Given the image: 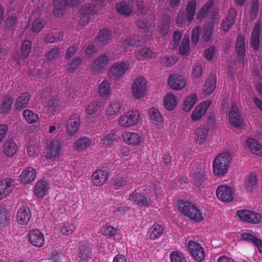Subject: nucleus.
<instances>
[{
    "instance_id": "obj_1",
    "label": "nucleus",
    "mask_w": 262,
    "mask_h": 262,
    "mask_svg": "<svg viewBox=\"0 0 262 262\" xmlns=\"http://www.w3.org/2000/svg\"><path fill=\"white\" fill-rule=\"evenodd\" d=\"M178 210L189 220L195 223H200L204 220L202 212L196 205L190 202L180 201Z\"/></svg>"
},
{
    "instance_id": "obj_2",
    "label": "nucleus",
    "mask_w": 262,
    "mask_h": 262,
    "mask_svg": "<svg viewBox=\"0 0 262 262\" xmlns=\"http://www.w3.org/2000/svg\"><path fill=\"white\" fill-rule=\"evenodd\" d=\"M232 159L231 154L223 152L216 156L213 161V172L217 177H223L227 173L230 163Z\"/></svg>"
},
{
    "instance_id": "obj_3",
    "label": "nucleus",
    "mask_w": 262,
    "mask_h": 262,
    "mask_svg": "<svg viewBox=\"0 0 262 262\" xmlns=\"http://www.w3.org/2000/svg\"><path fill=\"white\" fill-rule=\"evenodd\" d=\"M192 180L195 189L201 193L205 192L208 187L209 182L205 174L204 171L201 169L196 168L193 169Z\"/></svg>"
},
{
    "instance_id": "obj_4",
    "label": "nucleus",
    "mask_w": 262,
    "mask_h": 262,
    "mask_svg": "<svg viewBox=\"0 0 262 262\" xmlns=\"http://www.w3.org/2000/svg\"><path fill=\"white\" fill-rule=\"evenodd\" d=\"M147 91V82L144 77L140 76L136 78L132 85L133 96L139 99L143 98Z\"/></svg>"
},
{
    "instance_id": "obj_5",
    "label": "nucleus",
    "mask_w": 262,
    "mask_h": 262,
    "mask_svg": "<svg viewBox=\"0 0 262 262\" xmlns=\"http://www.w3.org/2000/svg\"><path fill=\"white\" fill-rule=\"evenodd\" d=\"M62 148V144L57 139H51L47 145L45 151V157L51 161H55L59 157Z\"/></svg>"
},
{
    "instance_id": "obj_6",
    "label": "nucleus",
    "mask_w": 262,
    "mask_h": 262,
    "mask_svg": "<svg viewBox=\"0 0 262 262\" xmlns=\"http://www.w3.org/2000/svg\"><path fill=\"white\" fill-rule=\"evenodd\" d=\"M234 192L230 187L225 185H220L216 189L217 198L221 201L230 202L233 200V195Z\"/></svg>"
},
{
    "instance_id": "obj_7",
    "label": "nucleus",
    "mask_w": 262,
    "mask_h": 262,
    "mask_svg": "<svg viewBox=\"0 0 262 262\" xmlns=\"http://www.w3.org/2000/svg\"><path fill=\"white\" fill-rule=\"evenodd\" d=\"M129 199L141 207H146L151 203V200L146 193H141L135 190L129 194Z\"/></svg>"
},
{
    "instance_id": "obj_8",
    "label": "nucleus",
    "mask_w": 262,
    "mask_h": 262,
    "mask_svg": "<svg viewBox=\"0 0 262 262\" xmlns=\"http://www.w3.org/2000/svg\"><path fill=\"white\" fill-rule=\"evenodd\" d=\"M139 119V115L137 112L129 111L125 115L121 117L119 123L121 126L129 127L137 124Z\"/></svg>"
},
{
    "instance_id": "obj_9",
    "label": "nucleus",
    "mask_w": 262,
    "mask_h": 262,
    "mask_svg": "<svg viewBox=\"0 0 262 262\" xmlns=\"http://www.w3.org/2000/svg\"><path fill=\"white\" fill-rule=\"evenodd\" d=\"M188 246L191 254L196 260L201 262L204 260L205 252L200 244L191 241L189 242Z\"/></svg>"
},
{
    "instance_id": "obj_10",
    "label": "nucleus",
    "mask_w": 262,
    "mask_h": 262,
    "mask_svg": "<svg viewBox=\"0 0 262 262\" xmlns=\"http://www.w3.org/2000/svg\"><path fill=\"white\" fill-rule=\"evenodd\" d=\"M29 242L34 246L41 247L45 242V237L42 233L38 229L30 231L28 234Z\"/></svg>"
},
{
    "instance_id": "obj_11",
    "label": "nucleus",
    "mask_w": 262,
    "mask_h": 262,
    "mask_svg": "<svg viewBox=\"0 0 262 262\" xmlns=\"http://www.w3.org/2000/svg\"><path fill=\"white\" fill-rule=\"evenodd\" d=\"M167 83L171 88L176 90H181L186 85V82L183 76L177 74L170 75Z\"/></svg>"
},
{
    "instance_id": "obj_12",
    "label": "nucleus",
    "mask_w": 262,
    "mask_h": 262,
    "mask_svg": "<svg viewBox=\"0 0 262 262\" xmlns=\"http://www.w3.org/2000/svg\"><path fill=\"white\" fill-rule=\"evenodd\" d=\"M128 63L126 62H118L114 63L110 71L111 76L115 78L122 77L128 69Z\"/></svg>"
},
{
    "instance_id": "obj_13",
    "label": "nucleus",
    "mask_w": 262,
    "mask_h": 262,
    "mask_svg": "<svg viewBox=\"0 0 262 262\" xmlns=\"http://www.w3.org/2000/svg\"><path fill=\"white\" fill-rule=\"evenodd\" d=\"M108 172L107 169L101 168L95 171L92 176L94 185L96 186H102L108 178Z\"/></svg>"
},
{
    "instance_id": "obj_14",
    "label": "nucleus",
    "mask_w": 262,
    "mask_h": 262,
    "mask_svg": "<svg viewBox=\"0 0 262 262\" xmlns=\"http://www.w3.org/2000/svg\"><path fill=\"white\" fill-rule=\"evenodd\" d=\"M79 117L78 114H75L70 117L66 127L69 135H74L77 132L80 125Z\"/></svg>"
},
{
    "instance_id": "obj_15",
    "label": "nucleus",
    "mask_w": 262,
    "mask_h": 262,
    "mask_svg": "<svg viewBox=\"0 0 262 262\" xmlns=\"http://www.w3.org/2000/svg\"><path fill=\"white\" fill-rule=\"evenodd\" d=\"M11 178H6L0 181V200L9 195L14 189Z\"/></svg>"
},
{
    "instance_id": "obj_16",
    "label": "nucleus",
    "mask_w": 262,
    "mask_h": 262,
    "mask_svg": "<svg viewBox=\"0 0 262 262\" xmlns=\"http://www.w3.org/2000/svg\"><path fill=\"white\" fill-rule=\"evenodd\" d=\"M31 217V211L27 206H23L17 211L16 220L21 225H26L29 222Z\"/></svg>"
},
{
    "instance_id": "obj_17",
    "label": "nucleus",
    "mask_w": 262,
    "mask_h": 262,
    "mask_svg": "<svg viewBox=\"0 0 262 262\" xmlns=\"http://www.w3.org/2000/svg\"><path fill=\"white\" fill-rule=\"evenodd\" d=\"M36 177V170L31 167L25 168L19 176L21 183L29 184L34 181Z\"/></svg>"
},
{
    "instance_id": "obj_18",
    "label": "nucleus",
    "mask_w": 262,
    "mask_h": 262,
    "mask_svg": "<svg viewBox=\"0 0 262 262\" xmlns=\"http://www.w3.org/2000/svg\"><path fill=\"white\" fill-rule=\"evenodd\" d=\"M229 119L230 123L236 127L242 126L243 121L239 114L238 108L235 105H232L229 114Z\"/></svg>"
},
{
    "instance_id": "obj_19",
    "label": "nucleus",
    "mask_w": 262,
    "mask_h": 262,
    "mask_svg": "<svg viewBox=\"0 0 262 262\" xmlns=\"http://www.w3.org/2000/svg\"><path fill=\"white\" fill-rule=\"evenodd\" d=\"M111 56L108 53H104L95 59L93 64L92 69L93 71L99 72L106 66L110 60Z\"/></svg>"
},
{
    "instance_id": "obj_20",
    "label": "nucleus",
    "mask_w": 262,
    "mask_h": 262,
    "mask_svg": "<svg viewBox=\"0 0 262 262\" xmlns=\"http://www.w3.org/2000/svg\"><path fill=\"white\" fill-rule=\"evenodd\" d=\"M133 4L134 0H124L116 4L117 11L121 14L128 16L132 12Z\"/></svg>"
},
{
    "instance_id": "obj_21",
    "label": "nucleus",
    "mask_w": 262,
    "mask_h": 262,
    "mask_svg": "<svg viewBox=\"0 0 262 262\" xmlns=\"http://www.w3.org/2000/svg\"><path fill=\"white\" fill-rule=\"evenodd\" d=\"M235 49L238 59L244 61L245 56V45L244 39L241 34L238 35L237 37Z\"/></svg>"
},
{
    "instance_id": "obj_22",
    "label": "nucleus",
    "mask_w": 262,
    "mask_h": 262,
    "mask_svg": "<svg viewBox=\"0 0 262 262\" xmlns=\"http://www.w3.org/2000/svg\"><path fill=\"white\" fill-rule=\"evenodd\" d=\"M31 96L29 92H25L21 93L19 97L17 98L14 103V107L16 110L20 111L22 109L27 107Z\"/></svg>"
},
{
    "instance_id": "obj_23",
    "label": "nucleus",
    "mask_w": 262,
    "mask_h": 262,
    "mask_svg": "<svg viewBox=\"0 0 262 262\" xmlns=\"http://www.w3.org/2000/svg\"><path fill=\"white\" fill-rule=\"evenodd\" d=\"M260 28V24L259 23H256L250 38V45L256 51L258 50L259 47Z\"/></svg>"
},
{
    "instance_id": "obj_24",
    "label": "nucleus",
    "mask_w": 262,
    "mask_h": 262,
    "mask_svg": "<svg viewBox=\"0 0 262 262\" xmlns=\"http://www.w3.org/2000/svg\"><path fill=\"white\" fill-rule=\"evenodd\" d=\"M163 232L162 225L155 223L149 229L147 237L150 240H155L160 237Z\"/></svg>"
},
{
    "instance_id": "obj_25",
    "label": "nucleus",
    "mask_w": 262,
    "mask_h": 262,
    "mask_svg": "<svg viewBox=\"0 0 262 262\" xmlns=\"http://www.w3.org/2000/svg\"><path fill=\"white\" fill-rule=\"evenodd\" d=\"M257 183V176L254 172H251L246 178L245 188L247 192H252L256 187Z\"/></svg>"
},
{
    "instance_id": "obj_26",
    "label": "nucleus",
    "mask_w": 262,
    "mask_h": 262,
    "mask_svg": "<svg viewBox=\"0 0 262 262\" xmlns=\"http://www.w3.org/2000/svg\"><path fill=\"white\" fill-rule=\"evenodd\" d=\"M48 189V185L46 181L39 180L34 188V195L38 198H43L46 194Z\"/></svg>"
},
{
    "instance_id": "obj_27",
    "label": "nucleus",
    "mask_w": 262,
    "mask_h": 262,
    "mask_svg": "<svg viewBox=\"0 0 262 262\" xmlns=\"http://www.w3.org/2000/svg\"><path fill=\"white\" fill-rule=\"evenodd\" d=\"M247 147L252 153L258 156L262 155V146L258 141L252 138H248L246 141Z\"/></svg>"
},
{
    "instance_id": "obj_28",
    "label": "nucleus",
    "mask_w": 262,
    "mask_h": 262,
    "mask_svg": "<svg viewBox=\"0 0 262 262\" xmlns=\"http://www.w3.org/2000/svg\"><path fill=\"white\" fill-rule=\"evenodd\" d=\"M122 137L124 141L128 144L138 145L142 142L140 136L135 133H126Z\"/></svg>"
},
{
    "instance_id": "obj_29",
    "label": "nucleus",
    "mask_w": 262,
    "mask_h": 262,
    "mask_svg": "<svg viewBox=\"0 0 262 262\" xmlns=\"http://www.w3.org/2000/svg\"><path fill=\"white\" fill-rule=\"evenodd\" d=\"M17 145L12 139L7 140L4 146V152L8 157H12L16 152Z\"/></svg>"
},
{
    "instance_id": "obj_30",
    "label": "nucleus",
    "mask_w": 262,
    "mask_h": 262,
    "mask_svg": "<svg viewBox=\"0 0 262 262\" xmlns=\"http://www.w3.org/2000/svg\"><path fill=\"white\" fill-rule=\"evenodd\" d=\"M91 249L90 246L86 243L80 244L78 255L80 261H83L90 258Z\"/></svg>"
},
{
    "instance_id": "obj_31",
    "label": "nucleus",
    "mask_w": 262,
    "mask_h": 262,
    "mask_svg": "<svg viewBox=\"0 0 262 262\" xmlns=\"http://www.w3.org/2000/svg\"><path fill=\"white\" fill-rule=\"evenodd\" d=\"M209 129V127L204 125L203 127L198 128L195 130L194 134L196 136L195 139L196 143L200 145L206 141Z\"/></svg>"
},
{
    "instance_id": "obj_32",
    "label": "nucleus",
    "mask_w": 262,
    "mask_h": 262,
    "mask_svg": "<svg viewBox=\"0 0 262 262\" xmlns=\"http://www.w3.org/2000/svg\"><path fill=\"white\" fill-rule=\"evenodd\" d=\"M112 37V32L108 29H101L97 35V39L102 45L109 43Z\"/></svg>"
},
{
    "instance_id": "obj_33",
    "label": "nucleus",
    "mask_w": 262,
    "mask_h": 262,
    "mask_svg": "<svg viewBox=\"0 0 262 262\" xmlns=\"http://www.w3.org/2000/svg\"><path fill=\"white\" fill-rule=\"evenodd\" d=\"M216 86V78L214 76H211L206 79L205 85L202 89L203 93L209 95L215 90Z\"/></svg>"
},
{
    "instance_id": "obj_34",
    "label": "nucleus",
    "mask_w": 262,
    "mask_h": 262,
    "mask_svg": "<svg viewBox=\"0 0 262 262\" xmlns=\"http://www.w3.org/2000/svg\"><path fill=\"white\" fill-rule=\"evenodd\" d=\"M55 8L53 14L56 17L62 16L66 11V2L65 0H56L54 2Z\"/></svg>"
},
{
    "instance_id": "obj_35",
    "label": "nucleus",
    "mask_w": 262,
    "mask_h": 262,
    "mask_svg": "<svg viewBox=\"0 0 262 262\" xmlns=\"http://www.w3.org/2000/svg\"><path fill=\"white\" fill-rule=\"evenodd\" d=\"M13 102L14 98L11 95H6L4 97L1 105V110L4 114L10 113Z\"/></svg>"
},
{
    "instance_id": "obj_36",
    "label": "nucleus",
    "mask_w": 262,
    "mask_h": 262,
    "mask_svg": "<svg viewBox=\"0 0 262 262\" xmlns=\"http://www.w3.org/2000/svg\"><path fill=\"white\" fill-rule=\"evenodd\" d=\"M196 2L195 0H191L186 6V13L185 15L186 18H187L188 21L191 22L193 19L196 13Z\"/></svg>"
},
{
    "instance_id": "obj_37",
    "label": "nucleus",
    "mask_w": 262,
    "mask_h": 262,
    "mask_svg": "<svg viewBox=\"0 0 262 262\" xmlns=\"http://www.w3.org/2000/svg\"><path fill=\"white\" fill-rule=\"evenodd\" d=\"M214 4L213 0H209L203 5L201 9L198 12L197 18L202 19L207 16V14L212 8Z\"/></svg>"
},
{
    "instance_id": "obj_38",
    "label": "nucleus",
    "mask_w": 262,
    "mask_h": 262,
    "mask_svg": "<svg viewBox=\"0 0 262 262\" xmlns=\"http://www.w3.org/2000/svg\"><path fill=\"white\" fill-rule=\"evenodd\" d=\"M177 104V98L172 94H167L163 99L164 107L169 111L172 110Z\"/></svg>"
},
{
    "instance_id": "obj_39",
    "label": "nucleus",
    "mask_w": 262,
    "mask_h": 262,
    "mask_svg": "<svg viewBox=\"0 0 262 262\" xmlns=\"http://www.w3.org/2000/svg\"><path fill=\"white\" fill-rule=\"evenodd\" d=\"M92 144V141L86 137H82L77 140L74 144L75 149L78 151L86 149Z\"/></svg>"
},
{
    "instance_id": "obj_40",
    "label": "nucleus",
    "mask_w": 262,
    "mask_h": 262,
    "mask_svg": "<svg viewBox=\"0 0 262 262\" xmlns=\"http://www.w3.org/2000/svg\"><path fill=\"white\" fill-rule=\"evenodd\" d=\"M196 100V96L192 94L185 98L183 104L182 109L185 112H189L193 106Z\"/></svg>"
},
{
    "instance_id": "obj_41",
    "label": "nucleus",
    "mask_w": 262,
    "mask_h": 262,
    "mask_svg": "<svg viewBox=\"0 0 262 262\" xmlns=\"http://www.w3.org/2000/svg\"><path fill=\"white\" fill-rule=\"evenodd\" d=\"M121 108V103L116 100L113 102L106 108V113L108 115L112 116L119 113Z\"/></svg>"
},
{
    "instance_id": "obj_42",
    "label": "nucleus",
    "mask_w": 262,
    "mask_h": 262,
    "mask_svg": "<svg viewBox=\"0 0 262 262\" xmlns=\"http://www.w3.org/2000/svg\"><path fill=\"white\" fill-rule=\"evenodd\" d=\"M141 37L139 36L134 35L129 38L125 39L123 41L124 46H133V47H139L142 45V42L140 41Z\"/></svg>"
},
{
    "instance_id": "obj_43",
    "label": "nucleus",
    "mask_w": 262,
    "mask_h": 262,
    "mask_svg": "<svg viewBox=\"0 0 262 262\" xmlns=\"http://www.w3.org/2000/svg\"><path fill=\"white\" fill-rule=\"evenodd\" d=\"M62 39L61 32L50 33L44 37V41L47 43L58 42Z\"/></svg>"
},
{
    "instance_id": "obj_44",
    "label": "nucleus",
    "mask_w": 262,
    "mask_h": 262,
    "mask_svg": "<svg viewBox=\"0 0 262 262\" xmlns=\"http://www.w3.org/2000/svg\"><path fill=\"white\" fill-rule=\"evenodd\" d=\"M23 115L29 124L35 123L38 120V115L29 110H25Z\"/></svg>"
},
{
    "instance_id": "obj_45",
    "label": "nucleus",
    "mask_w": 262,
    "mask_h": 262,
    "mask_svg": "<svg viewBox=\"0 0 262 262\" xmlns=\"http://www.w3.org/2000/svg\"><path fill=\"white\" fill-rule=\"evenodd\" d=\"M177 61V58L173 56H165L160 58L159 63L164 67H171Z\"/></svg>"
},
{
    "instance_id": "obj_46",
    "label": "nucleus",
    "mask_w": 262,
    "mask_h": 262,
    "mask_svg": "<svg viewBox=\"0 0 262 262\" xmlns=\"http://www.w3.org/2000/svg\"><path fill=\"white\" fill-rule=\"evenodd\" d=\"M97 12V8L94 4H86L84 5L80 9V13L90 16L94 13Z\"/></svg>"
},
{
    "instance_id": "obj_47",
    "label": "nucleus",
    "mask_w": 262,
    "mask_h": 262,
    "mask_svg": "<svg viewBox=\"0 0 262 262\" xmlns=\"http://www.w3.org/2000/svg\"><path fill=\"white\" fill-rule=\"evenodd\" d=\"M98 91L101 96L106 97L110 95V83L106 80H103L98 87Z\"/></svg>"
},
{
    "instance_id": "obj_48",
    "label": "nucleus",
    "mask_w": 262,
    "mask_h": 262,
    "mask_svg": "<svg viewBox=\"0 0 262 262\" xmlns=\"http://www.w3.org/2000/svg\"><path fill=\"white\" fill-rule=\"evenodd\" d=\"M213 30V27L212 24L209 23L205 25L202 36V38L205 42H207L210 40Z\"/></svg>"
},
{
    "instance_id": "obj_49",
    "label": "nucleus",
    "mask_w": 262,
    "mask_h": 262,
    "mask_svg": "<svg viewBox=\"0 0 262 262\" xmlns=\"http://www.w3.org/2000/svg\"><path fill=\"white\" fill-rule=\"evenodd\" d=\"M189 37L185 36L182 42L181 46L179 47V53L182 55H186L189 51Z\"/></svg>"
},
{
    "instance_id": "obj_50",
    "label": "nucleus",
    "mask_w": 262,
    "mask_h": 262,
    "mask_svg": "<svg viewBox=\"0 0 262 262\" xmlns=\"http://www.w3.org/2000/svg\"><path fill=\"white\" fill-rule=\"evenodd\" d=\"M31 49V42L29 40H25L21 47V55L24 58H27L30 54Z\"/></svg>"
},
{
    "instance_id": "obj_51",
    "label": "nucleus",
    "mask_w": 262,
    "mask_h": 262,
    "mask_svg": "<svg viewBox=\"0 0 262 262\" xmlns=\"http://www.w3.org/2000/svg\"><path fill=\"white\" fill-rule=\"evenodd\" d=\"M251 211L250 210H240L237 211V215L238 216L241 220L244 222L247 223L254 222H255L254 220L253 221V220H250L251 219L250 217V214L251 213Z\"/></svg>"
},
{
    "instance_id": "obj_52",
    "label": "nucleus",
    "mask_w": 262,
    "mask_h": 262,
    "mask_svg": "<svg viewBox=\"0 0 262 262\" xmlns=\"http://www.w3.org/2000/svg\"><path fill=\"white\" fill-rule=\"evenodd\" d=\"M76 227L72 223L69 222L64 223L60 228L61 233L66 235L71 234L75 230Z\"/></svg>"
},
{
    "instance_id": "obj_53",
    "label": "nucleus",
    "mask_w": 262,
    "mask_h": 262,
    "mask_svg": "<svg viewBox=\"0 0 262 262\" xmlns=\"http://www.w3.org/2000/svg\"><path fill=\"white\" fill-rule=\"evenodd\" d=\"M150 119L157 122H161L163 118L159 111L155 108H151L149 110Z\"/></svg>"
},
{
    "instance_id": "obj_54",
    "label": "nucleus",
    "mask_w": 262,
    "mask_h": 262,
    "mask_svg": "<svg viewBox=\"0 0 262 262\" xmlns=\"http://www.w3.org/2000/svg\"><path fill=\"white\" fill-rule=\"evenodd\" d=\"M45 22L43 19L41 18H38L35 20L32 26V31L34 32L38 33L43 28Z\"/></svg>"
},
{
    "instance_id": "obj_55",
    "label": "nucleus",
    "mask_w": 262,
    "mask_h": 262,
    "mask_svg": "<svg viewBox=\"0 0 262 262\" xmlns=\"http://www.w3.org/2000/svg\"><path fill=\"white\" fill-rule=\"evenodd\" d=\"M60 53L59 49L57 48H52L49 52L47 53L46 55L45 58L48 61H50L56 59L58 58Z\"/></svg>"
},
{
    "instance_id": "obj_56",
    "label": "nucleus",
    "mask_w": 262,
    "mask_h": 262,
    "mask_svg": "<svg viewBox=\"0 0 262 262\" xmlns=\"http://www.w3.org/2000/svg\"><path fill=\"white\" fill-rule=\"evenodd\" d=\"M10 218V213L8 210L0 206V225H4Z\"/></svg>"
},
{
    "instance_id": "obj_57",
    "label": "nucleus",
    "mask_w": 262,
    "mask_h": 262,
    "mask_svg": "<svg viewBox=\"0 0 262 262\" xmlns=\"http://www.w3.org/2000/svg\"><path fill=\"white\" fill-rule=\"evenodd\" d=\"M99 106V102L98 101L94 100L88 105L86 108V112L90 115H93L96 112Z\"/></svg>"
},
{
    "instance_id": "obj_58",
    "label": "nucleus",
    "mask_w": 262,
    "mask_h": 262,
    "mask_svg": "<svg viewBox=\"0 0 262 262\" xmlns=\"http://www.w3.org/2000/svg\"><path fill=\"white\" fill-rule=\"evenodd\" d=\"M171 262H186V259L182 253L177 251L171 253Z\"/></svg>"
},
{
    "instance_id": "obj_59",
    "label": "nucleus",
    "mask_w": 262,
    "mask_h": 262,
    "mask_svg": "<svg viewBox=\"0 0 262 262\" xmlns=\"http://www.w3.org/2000/svg\"><path fill=\"white\" fill-rule=\"evenodd\" d=\"M18 24V19L16 16L13 15L8 17L5 21V28L10 29Z\"/></svg>"
},
{
    "instance_id": "obj_60",
    "label": "nucleus",
    "mask_w": 262,
    "mask_h": 262,
    "mask_svg": "<svg viewBox=\"0 0 262 262\" xmlns=\"http://www.w3.org/2000/svg\"><path fill=\"white\" fill-rule=\"evenodd\" d=\"M127 184V181L125 178L122 177H117L115 178L113 181V186L115 189H118L125 186Z\"/></svg>"
},
{
    "instance_id": "obj_61",
    "label": "nucleus",
    "mask_w": 262,
    "mask_h": 262,
    "mask_svg": "<svg viewBox=\"0 0 262 262\" xmlns=\"http://www.w3.org/2000/svg\"><path fill=\"white\" fill-rule=\"evenodd\" d=\"M60 104V100L58 98L53 97L50 98L47 103V105L49 107V110L51 112L55 111L56 108Z\"/></svg>"
},
{
    "instance_id": "obj_62",
    "label": "nucleus",
    "mask_w": 262,
    "mask_h": 262,
    "mask_svg": "<svg viewBox=\"0 0 262 262\" xmlns=\"http://www.w3.org/2000/svg\"><path fill=\"white\" fill-rule=\"evenodd\" d=\"M118 136L113 133H109L103 137L102 139L103 144L106 145H111L118 138Z\"/></svg>"
},
{
    "instance_id": "obj_63",
    "label": "nucleus",
    "mask_w": 262,
    "mask_h": 262,
    "mask_svg": "<svg viewBox=\"0 0 262 262\" xmlns=\"http://www.w3.org/2000/svg\"><path fill=\"white\" fill-rule=\"evenodd\" d=\"M82 62V58L79 57L74 58L72 61L69 64V69L70 72H74L76 68L80 66Z\"/></svg>"
},
{
    "instance_id": "obj_64",
    "label": "nucleus",
    "mask_w": 262,
    "mask_h": 262,
    "mask_svg": "<svg viewBox=\"0 0 262 262\" xmlns=\"http://www.w3.org/2000/svg\"><path fill=\"white\" fill-rule=\"evenodd\" d=\"M249 241L254 244L257 248L258 251L262 253V241L260 239L252 234Z\"/></svg>"
}]
</instances>
